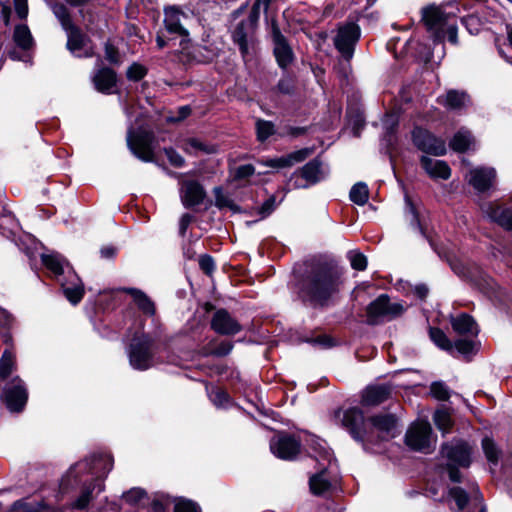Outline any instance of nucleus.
I'll return each mask as SVG.
<instances>
[{"label": "nucleus", "mask_w": 512, "mask_h": 512, "mask_svg": "<svg viewBox=\"0 0 512 512\" xmlns=\"http://www.w3.org/2000/svg\"><path fill=\"white\" fill-rule=\"evenodd\" d=\"M174 512H201L199 505L186 498L174 499Z\"/></svg>", "instance_id": "nucleus-46"}, {"label": "nucleus", "mask_w": 512, "mask_h": 512, "mask_svg": "<svg viewBox=\"0 0 512 512\" xmlns=\"http://www.w3.org/2000/svg\"><path fill=\"white\" fill-rule=\"evenodd\" d=\"M473 144L474 138L470 131L464 128L460 129L450 141L451 149L459 153L467 151Z\"/></svg>", "instance_id": "nucleus-34"}, {"label": "nucleus", "mask_w": 512, "mask_h": 512, "mask_svg": "<svg viewBox=\"0 0 512 512\" xmlns=\"http://www.w3.org/2000/svg\"><path fill=\"white\" fill-rule=\"evenodd\" d=\"M369 198L368 187L363 182L356 183L350 190V199L357 205H364Z\"/></svg>", "instance_id": "nucleus-40"}, {"label": "nucleus", "mask_w": 512, "mask_h": 512, "mask_svg": "<svg viewBox=\"0 0 512 512\" xmlns=\"http://www.w3.org/2000/svg\"><path fill=\"white\" fill-rule=\"evenodd\" d=\"M335 418L364 446L389 440L398 433L397 419L392 414H381L365 420L362 411L353 407L337 411Z\"/></svg>", "instance_id": "nucleus-2"}, {"label": "nucleus", "mask_w": 512, "mask_h": 512, "mask_svg": "<svg viewBox=\"0 0 512 512\" xmlns=\"http://www.w3.org/2000/svg\"><path fill=\"white\" fill-rule=\"evenodd\" d=\"M462 23L470 34H477L481 29V21L475 15L462 17Z\"/></svg>", "instance_id": "nucleus-52"}, {"label": "nucleus", "mask_w": 512, "mask_h": 512, "mask_svg": "<svg viewBox=\"0 0 512 512\" xmlns=\"http://www.w3.org/2000/svg\"><path fill=\"white\" fill-rule=\"evenodd\" d=\"M259 163L265 167L276 168V169L287 167L284 156L279 157V158H271V159H267V160H261V161H259Z\"/></svg>", "instance_id": "nucleus-59"}, {"label": "nucleus", "mask_w": 512, "mask_h": 512, "mask_svg": "<svg viewBox=\"0 0 512 512\" xmlns=\"http://www.w3.org/2000/svg\"><path fill=\"white\" fill-rule=\"evenodd\" d=\"M404 311L401 303L391 302L386 294H382L367 306V322L371 325L388 322L402 315Z\"/></svg>", "instance_id": "nucleus-8"}, {"label": "nucleus", "mask_w": 512, "mask_h": 512, "mask_svg": "<svg viewBox=\"0 0 512 512\" xmlns=\"http://www.w3.org/2000/svg\"><path fill=\"white\" fill-rule=\"evenodd\" d=\"M199 266L201 270L207 275H211L215 270V262L213 258L209 255L200 256Z\"/></svg>", "instance_id": "nucleus-55"}, {"label": "nucleus", "mask_w": 512, "mask_h": 512, "mask_svg": "<svg viewBox=\"0 0 512 512\" xmlns=\"http://www.w3.org/2000/svg\"><path fill=\"white\" fill-rule=\"evenodd\" d=\"M329 174L327 167L317 158L295 171L291 178L295 188H308L324 180Z\"/></svg>", "instance_id": "nucleus-10"}, {"label": "nucleus", "mask_w": 512, "mask_h": 512, "mask_svg": "<svg viewBox=\"0 0 512 512\" xmlns=\"http://www.w3.org/2000/svg\"><path fill=\"white\" fill-rule=\"evenodd\" d=\"M64 295L72 303L77 304L84 296V285L81 279L71 271H68L65 280L59 279Z\"/></svg>", "instance_id": "nucleus-23"}, {"label": "nucleus", "mask_w": 512, "mask_h": 512, "mask_svg": "<svg viewBox=\"0 0 512 512\" xmlns=\"http://www.w3.org/2000/svg\"><path fill=\"white\" fill-rule=\"evenodd\" d=\"M347 258L350 261L351 267L358 271H363L367 267V258L366 256L357 251L351 250L347 253Z\"/></svg>", "instance_id": "nucleus-47"}, {"label": "nucleus", "mask_w": 512, "mask_h": 512, "mask_svg": "<svg viewBox=\"0 0 512 512\" xmlns=\"http://www.w3.org/2000/svg\"><path fill=\"white\" fill-rule=\"evenodd\" d=\"M215 193V203L218 207H224L229 205V200L226 196H224L222 189L220 187H216L214 189Z\"/></svg>", "instance_id": "nucleus-64"}, {"label": "nucleus", "mask_w": 512, "mask_h": 512, "mask_svg": "<svg viewBox=\"0 0 512 512\" xmlns=\"http://www.w3.org/2000/svg\"><path fill=\"white\" fill-rule=\"evenodd\" d=\"M44 501H29L28 499H20L15 501L10 512H41Z\"/></svg>", "instance_id": "nucleus-39"}, {"label": "nucleus", "mask_w": 512, "mask_h": 512, "mask_svg": "<svg viewBox=\"0 0 512 512\" xmlns=\"http://www.w3.org/2000/svg\"><path fill=\"white\" fill-rule=\"evenodd\" d=\"M465 178L477 192H486L495 183L496 170L492 167L479 166L470 169Z\"/></svg>", "instance_id": "nucleus-19"}, {"label": "nucleus", "mask_w": 512, "mask_h": 512, "mask_svg": "<svg viewBox=\"0 0 512 512\" xmlns=\"http://www.w3.org/2000/svg\"><path fill=\"white\" fill-rule=\"evenodd\" d=\"M313 153L312 148H302L300 150L291 152L290 154L284 156L286 166L290 167L296 163H300L308 158Z\"/></svg>", "instance_id": "nucleus-45"}, {"label": "nucleus", "mask_w": 512, "mask_h": 512, "mask_svg": "<svg viewBox=\"0 0 512 512\" xmlns=\"http://www.w3.org/2000/svg\"><path fill=\"white\" fill-rule=\"evenodd\" d=\"M449 496L455 501L458 512H486L478 487L473 488L470 497L461 487H453L449 490Z\"/></svg>", "instance_id": "nucleus-12"}, {"label": "nucleus", "mask_w": 512, "mask_h": 512, "mask_svg": "<svg viewBox=\"0 0 512 512\" xmlns=\"http://www.w3.org/2000/svg\"><path fill=\"white\" fill-rule=\"evenodd\" d=\"M193 220V216L186 213V214H183L180 218V221H179V234L181 236H185L186 234V231L189 227V225L191 224Z\"/></svg>", "instance_id": "nucleus-62"}, {"label": "nucleus", "mask_w": 512, "mask_h": 512, "mask_svg": "<svg viewBox=\"0 0 512 512\" xmlns=\"http://www.w3.org/2000/svg\"><path fill=\"white\" fill-rule=\"evenodd\" d=\"M342 284V272L334 264L319 262L310 266L298 284V297L312 306H324Z\"/></svg>", "instance_id": "nucleus-3"}, {"label": "nucleus", "mask_w": 512, "mask_h": 512, "mask_svg": "<svg viewBox=\"0 0 512 512\" xmlns=\"http://www.w3.org/2000/svg\"><path fill=\"white\" fill-rule=\"evenodd\" d=\"M182 149L189 154H212L216 152V147L214 145H209L197 138H189L183 141Z\"/></svg>", "instance_id": "nucleus-35"}, {"label": "nucleus", "mask_w": 512, "mask_h": 512, "mask_svg": "<svg viewBox=\"0 0 512 512\" xmlns=\"http://www.w3.org/2000/svg\"><path fill=\"white\" fill-rule=\"evenodd\" d=\"M124 292L131 295L137 307L146 315L153 316L155 314L154 302L140 289L124 288Z\"/></svg>", "instance_id": "nucleus-31"}, {"label": "nucleus", "mask_w": 512, "mask_h": 512, "mask_svg": "<svg viewBox=\"0 0 512 512\" xmlns=\"http://www.w3.org/2000/svg\"><path fill=\"white\" fill-rule=\"evenodd\" d=\"M454 350L459 352L462 355H469L474 351L475 344L471 340L460 339L457 340L454 344Z\"/></svg>", "instance_id": "nucleus-53"}, {"label": "nucleus", "mask_w": 512, "mask_h": 512, "mask_svg": "<svg viewBox=\"0 0 512 512\" xmlns=\"http://www.w3.org/2000/svg\"><path fill=\"white\" fill-rule=\"evenodd\" d=\"M271 37L277 63L280 67L286 68L293 60V52L275 20L271 22Z\"/></svg>", "instance_id": "nucleus-18"}, {"label": "nucleus", "mask_w": 512, "mask_h": 512, "mask_svg": "<svg viewBox=\"0 0 512 512\" xmlns=\"http://www.w3.org/2000/svg\"><path fill=\"white\" fill-rule=\"evenodd\" d=\"M212 329L218 334L233 335L241 330V325L226 310L215 312L211 321Z\"/></svg>", "instance_id": "nucleus-22"}, {"label": "nucleus", "mask_w": 512, "mask_h": 512, "mask_svg": "<svg viewBox=\"0 0 512 512\" xmlns=\"http://www.w3.org/2000/svg\"><path fill=\"white\" fill-rule=\"evenodd\" d=\"M430 338L434 344L440 349L449 353L454 352L453 343L449 340L446 334L439 328H431L429 331Z\"/></svg>", "instance_id": "nucleus-38"}, {"label": "nucleus", "mask_w": 512, "mask_h": 512, "mask_svg": "<svg viewBox=\"0 0 512 512\" xmlns=\"http://www.w3.org/2000/svg\"><path fill=\"white\" fill-rule=\"evenodd\" d=\"M275 209V197L268 198L259 208V214L262 218L267 217Z\"/></svg>", "instance_id": "nucleus-60"}, {"label": "nucleus", "mask_w": 512, "mask_h": 512, "mask_svg": "<svg viewBox=\"0 0 512 512\" xmlns=\"http://www.w3.org/2000/svg\"><path fill=\"white\" fill-rule=\"evenodd\" d=\"M436 440L432 437V428L428 421L417 420L411 424L405 434L406 445L414 450L429 453L433 450Z\"/></svg>", "instance_id": "nucleus-9"}, {"label": "nucleus", "mask_w": 512, "mask_h": 512, "mask_svg": "<svg viewBox=\"0 0 512 512\" xmlns=\"http://www.w3.org/2000/svg\"><path fill=\"white\" fill-rule=\"evenodd\" d=\"M256 128L258 139L261 141L266 140L274 133V125L269 121L258 120L256 123Z\"/></svg>", "instance_id": "nucleus-49"}, {"label": "nucleus", "mask_w": 512, "mask_h": 512, "mask_svg": "<svg viewBox=\"0 0 512 512\" xmlns=\"http://www.w3.org/2000/svg\"><path fill=\"white\" fill-rule=\"evenodd\" d=\"M165 154L171 165L175 167H182L184 165V158L174 149H165Z\"/></svg>", "instance_id": "nucleus-58"}, {"label": "nucleus", "mask_w": 512, "mask_h": 512, "mask_svg": "<svg viewBox=\"0 0 512 512\" xmlns=\"http://www.w3.org/2000/svg\"><path fill=\"white\" fill-rule=\"evenodd\" d=\"M431 395L440 401H446L450 398V389L442 381H435L430 386Z\"/></svg>", "instance_id": "nucleus-44"}, {"label": "nucleus", "mask_w": 512, "mask_h": 512, "mask_svg": "<svg viewBox=\"0 0 512 512\" xmlns=\"http://www.w3.org/2000/svg\"><path fill=\"white\" fill-rule=\"evenodd\" d=\"M452 328L461 335L476 336L478 334V326L474 319L468 314H461L451 320Z\"/></svg>", "instance_id": "nucleus-30"}, {"label": "nucleus", "mask_w": 512, "mask_h": 512, "mask_svg": "<svg viewBox=\"0 0 512 512\" xmlns=\"http://www.w3.org/2000/svg\"><path fill=\"white\" fill-rule=\"evenodd\" d=\"M129 363L136 370H147L157 364L154 340L147 334L136 335L127 350Z\"/></svg>", "instance_id": "nucleus-7"}, {"label": "nucleus", "mask_w": 512, "mask_h": 512, "mask_svg": "<svg viewBox=\"0 0 512 512\" xmlns=\"http://www.w3.org/2000/svg\"><path fill=\"white\" fill-rule=\"evenodd\" d=\"M300 441L293 435L280 433L270 442L271 452L283 460H293L300 452Z\"/></svg>", "instance_id": "nucleus-15"}, {"label": "nucleus", "mask_w": 512, "mask_h": 512, "mask_svg": "<svg viewBox=\"0 0 512 512\" xmlns=\"http://www.w3.org/2000/svg\"><path fill=\"white\" fill-rule=\"evenodd\" d=\"M13 41L18 48L27 51L34 45V40L27 25H16L13 32Z\"/></svg>", "instance_id": "nucleus-33"}, {"label": "nucleus", "mask_w": 512, "mask_h": 512, "mask_svg": "<svg viewBox=\"0 0 512 512\" xmlns=\"http://www.w3.org/2000/svg\"><path fill=\"white\" fill-rule=\"evenodd\" d=\"M169 504H170L169 497H166V496L157 497L151 503V512H166Z\"/></svg>", "instance_id": "nucleus-56"}, {"label": "nucleus", "mask_w": 512, "mask_h": 512, "mask_svg": "<svg viewBox=\"0 0 512 512\" xmlns=\"http://www.w3.org/2000/svg\"><path fill=\"white\" fill-rule=\"evenodd\" d=\"M105 57L111 63H117L119 61V59H118V51L110 43H106V45H105Z\"/></svg>", "instance_id": "nucleus-63"}, {"label": "nucleus", "mask_w": 512, "mask_h": 512, "mask_svg": "<svg viewBox=\"0 0 512 512\" xmlns=\"http://www.w3.org/2000/svg\"><path fill=\"white\" fill-rule=\"evenodd\" d=\"M209 397L217 407H223L229 401L228 394L220 388L211 389L209 392Z\"/></svg>", "instance_id": "nucleus-50"}, {"label": "nucleus", "mask_w": 512, "mask_h": 512, "mask_svg": "<svg viewBox=\"0 0 512 512\" xmlns=\"http://www.w3.org/2000/svg\"><path fill=\"white\" fill-rule=\"evenodd\" d=\"M406 219L411 226L417 229L423 236H426L425 227L421 221L420 213L408 196L405 197Z\"/></svg>", "instance_id": "nucleus-36"}, {"label": "nucleus", "mask_w": 512, "mask_h": 512, "mask_svg": "<svg viewBox=\"0 0 512 512\" xmlns=\"http://www.w3.org/2000/svg\"><path fill=\"white\" fill-rule=\"evenodd\" d=\"M15 11L19 18L25 19L28 15L27 0H14Z\"/></svg>", "instance_id": "nucleus-61"}, {"label": "nucleus", "mask_w": 512, "mask_h": 512, "mask_svg": "<svg viewBox=\"0 0 512 512\" xmlns=\"http://www.w3.org/2000/svg\"><path fill=\"white\" fill-rule=\"evenodd\" d=\"M414 145L424 153L434 156L446 154V143L442 138L436 137L428 130L416 127L412 132Z\"/></svg>", "instance_id": "nucleus-13"}, {"label": "nucleus", "mask_w": 512, "mask_h": 512, "mask_svg": "<svg viewBox=\"0 0 512 512\" xmlns=\"http://www.w3.org/2000/svg\"><path fill=\"white\" fill-rule=\"evenodd\" d=\"M437 428L444 434L448 433L452 427V419L446 410H437L433 416Z\"/></svg>", "instance_id": "nucleus-42"}, {"label": "nucleus", "mask_w": 512, "mask_h": 512, "mask_svg": "<svg viewBox=\"0 0 512 512\" xmlns=\"http://www.w3.org/2000/svg\"><path fill=\"white\" fill-rule=\"evenodd\" d=\"M452 268L457 274L470 280L472 283H474L482 290L491 287L490 277L479 266L475 264L462 267L453 266Z\"/></svg>", "instance_id": "nucleus-25"}, {"label": "nucleus", "mask_w": 512, "mask_h": 512, "mask_svg": "<svg viewBox=\"0 0 512 512\" xmlns=\"http://www.w3.org/2000/svg\"><path fill=\"white\" fill-rule=\"evenodd\" d=\"M359 37L360 29L355 23H347L339 27L334 38V45L346 60H350L353 57L354 46Z\"/></svg>", "instance_id": "nucleus-14"}, {"label": "nucleus", "mask_w": 512, "mask_h": 512, "mask_svg": "<svg viewBox=\"0 0 512 512\" xmlns=\"http://www.w3.org/2000/svg\"><path fill=\"white\" fill-rule=\"evenodd\" d=\"M438 102L449 109H460L465 107L469 102V97L464 92L451 90L444 96L438 97Z\"/></svg>", "instance_id": "nucleus-32"}, {"label": "nucleus", "mask_w": 512, "mask_h": 512, "mask_svg": "<svg viewBox=\"0 0 512 512\" xmlns=\"http://www.w3.org/2000/svg\"><path fill=\"white\" fill-rule=\"evenodd\" d=\"M456 10L453 5L431 6L423 10L422 19L434 41L443 42L447 38L453 45L458 43Z\"/></svg>", "instance_id": "nucleus-5"}, {"label": "nucleus", "mask_w": 512, "mask_h": 512, "mask_svg": "<svg viewBox=\"0 0 512 512\" xmlns=\"http://www.w3.org/2000/svg\"><path fill=\"white\" fill-rule=\"evenodd\" d=\"M310 489L315 495H322L331 487V483L326 477V468L310 478Z\"/></svg>", "instance_id": "nucleus-37"}, {"label": "nucleus", "mask_w": 512, "mask_h": 512, "mask_svg": "<svg viewBox=\"0 0 512 512\" xmlns=\"http://www.w3.org/2000/svg\"><path fill=\"white\" fill-rule=\"evenodd\" d=\"M391 388L388 385L368 386L362 395V402L365 405H378L390 397Z\"/></svg>", "instance_id": "nucleus-27"}, {"label": "nucleus", "mask_w": 512, "mask_h": 512, "mask_svg": "<svg viewBox=\"0 0 512 512\" xmlns=\"http://www.w3.org/2000/svg\"><path fill=\"white\" fill-rule=\"evenodd\" d=\"M67 33V49L77 57L89 58L94 55L93 47L89 45L90 39L75 25Z\"/></svg>", "instance_id": "nucleus-17"}, {"label": "nucleus", "mask_w": 512, "mask_h": 512, "mask_svg": "<svg viewBox=\"0 0 512 512\" xmlns=\"http://www.w3.org/2000/svg\"><path fill=\"white\" fill-rule=\"evenodd\" d=\"M420 164L424 171L432 179H443L447 180L451 176V169L448 164L443 160L433 159L427 156L420 158Z\"/></svg>", "instance_id": "nucleus-26"}, {"label": "nucleus", "mask_w": 512, "mask_h": 512, "mask_svg": "<svg viewBox=\"0 0 512 512\" xmlns=\"http://www.w3.org/2000/svg\"><path fill=\"white\" fill-rule=\"evenodd\" d=\"M483 214L492 222L497 223L504 230L512 232V210L497 203H488L482 206Z\"/></svg>", "instance_id": "nucleus-21"}, {"label": "nucleus", "mask_w": 512, "mask_h": 512, "mask_svg": "<svg viewBox=\"0 0 512 512\" xmlns=\"http://www.w3.org/2000/svg\"><path fill=\"white\" fill-rule=\"evenodd\" d=\"M145 495L146 493L144 490L140 488H132L123 494V499L130 505H136L145 497Z\"/></svg>", "instance_id": "nucleus-51"}, {"label": "nucleus", "mask_w": 512, "mask_h": 512, "mask_svg": "<svg viewBox=\"0 0 512 512\" xmlns=\"http://www.w3.org/2000/svg\"><path fill=\"white\" fill-rule=\"evenodd\" d=\"M146 74V69L137 63L132 64L127 70V77L130 80L138 81Z\"/></svg>", "instance_id": "nucleus-54"}, {"label": "nucleus", "mask_w": 512, "mask_h": 512, "mask_svg": "<svg viewBox=\"0 0 512 512\" xmlns=\"http://www.w3.org/2000/svg\"><path fill=\"white\" fill-rule=\"evenodd\" d=\"M188 15L176 6L167 7L164 10V24L166 30L171 34H176L186 41L189 32L185 27Z\"/></svg>", "instance_id": "nucleus-20"}, {"label": "nucleus", "mask_w": 512, "mask_h": 512, "mask_svg": "<svg viewBox=\"0 0 512 512\" xmlns=\"http://www.w3.org/2000/svg\"><path fill=\"white\" fill-rule=\"evenodd\" d=\"M2 399L10 412L22 411L28 400V391L23 380L16 377L7 383L3 390Z\"/></svg>", "instance_id": "nucleus-11"}, {"label": "nucleus", "mask_w": 512, "mask_h": 512, "mask_svg": "<svg viewBox=\"0 0 512 512\" xmlns=\"http://www.w3.org/2000/svg\"><path fill=\"white\" fill-rule=\"evenodd\" d=\"M43 265L51 271L56 277H60L64 274L65 268L70 269L66 259L56 252H51L42 255Z\"/></svg>", "instance_id": "nucleus-29"}, {"label": "nucleus", "mask_w": 512, "mask_h": 512, "mask_svg": "<svg viewBox=\"0 0 512 512\" xmlns=\"http://www.w3.org/2000/svg\"><path fill=\"white\" fill-rule=\"evenodd\" d=\"M93 83L97 91L110 94L116 85V74L112 69H99L93 77Z\"/></svg>", "instance_id": "nucleus-28"}, {"label": "nucleus", "mask_w": 512, "mask_h": 512, "mask_svg": "<svg viewBox=\"0 0 512 512\" xmlns=\"http://www.w3.org/2000/svg\"><path fill=\"white\" fill-rule=\"evenodd\" d=\"M153 140V134L146 131L129 133L127 137V143L132 153L145 162H151L154 159Z\"/></svg>", "instance_id": "nucleus-16"}, {"label": "nucleus", "mask_w": 512, "mask_h": 512, "mask_svg": "<svg viewBox=\"0 0 512 512\" xmlns=\"http://www.w3.org/2000/svg\"><path fill=\"white\" fill-rule=\"evenodd\" d=\"M53 13L60 21L62 28L64 30L71 29L74 24L72 23V20L70 18L69 12L67 8L62 4H57L53 7Z\"/></svg>", "instance_id": "nucleus-48"}, {"label": "nucleus", "mask_w": 512, "mask_h": 512, "mask_svg": "<svg viewBox=\"0 0 512 512\" xmlns=\"http://www.w3.org/2000/svg\"><path fill=\"white\" fill-rule=\"evenodd\" d=\"M14 365V355L10 351L5 350L0 359V377L3 379L7 378L11 374Z\"/></svg>", "instance_id": "nucleus-43"}, {"label": "nucleus", "mask_w": 512, "mask_h": 512, "mask_svg": "<svg viewBox=\"0 0 512 512\" xmlns=\"http://www.w3.org/2000/svg\"><path fill=\"white\" fill-rule=\"evenodd\" d=\"M482 449L487 458V460L492 464H497L500 456V450L498 449L495 442L489 438L485 437L482 439Z\"/></svg>", "instance_id": "nucleus-41"}, {"label": "nucleus", "mask_w": 512, "mask_h": 512, "mask_svg": "<svg viewBox=\"0 0 512 512\" xmlns=\"http://www.w3.org/2000/svg\"><path fill=\"white\" fill-rule=\"evenodd\" d=\"M113 468V458L109 454H93L71 465L60 480L63 493L78 491L71 507L85 510L89 503L104 491V481Z\"/></svg>", "instance_id": "nucleus-1"}, {"label": "nucleus", "mask_w": 512, "mask_h": 512, "mask_svg": "<svg viewBox=\"0 0 512 512\" xmlns=\"http://www.w3.org/2000/svg\"><path fill=\"white\" fill-rule=\"evenodd\" d=\"M441 455L447 461L446 465L450 480L460 482L461 474L458 467L467 468L470 466L472 462V447L463 440L454 439L442 445Z\"/></svg>", "instance_id": "nucleus-6"}, {"label": "nucleus", "mask_w": 512, "mask_h": 512, "mask_svg": "<svg viewBox=\"0 0 512 512\" xmlns=\"http://www.w3.org/2000/svg\"><path fill=\"white\" fill-rule=\"evenodd\" d=\"M246 9L247 4H244L231 13L232 25L230 28L232 41L238 46L245 61L255 52L257 45L256 31L259 21L257 12H249L246 17L240 18Z\"/></svg>", "instance_id": "nucleus-4"}, {"label": "nucleus", "mask_w": 512, "mask_h": 512, "mask_svg": "<svg viewBox=\"0 0 512 512\" xmlns=\"http://www.w3.org/2000/svg\"><path fill=\"white\" fill-rule=\"evenodd\" d=\"M255 172V168L251 164L241 165L236 168L234 177L235 179H246L252 176Z\"/></svg>", "instance_id": "nucleus-57"}, {"label": "nucleus", "mask_w": 512, "mask_h": 512, "mask_svg": "<svg viewBox=\"0 0 512 512\" xmlns=\"http://www.w3.org/2000/svg\"><path fill=\"white\" fill-rule=\"evenodd\" d=\"M181 200L185 207H193L203 202L205 191L196 181H183L180 190Z\"/></svg>", "instance_id": "nucleus-24"}]
</instances>
